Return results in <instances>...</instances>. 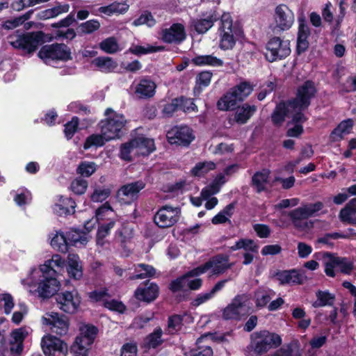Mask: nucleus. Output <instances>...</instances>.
<instances>
[{
  "instance_id": "obj_1",
  "label": "nucleus",
  "mask_w": 356,
  "mask_h": 356,
  "mask_svg": "<svg viewBox=\"0 0 356 356\" xmlns=\"http://www.w3.org/2000/svg\"><path fill=\"white\" fill-rule=\"evenodd\" d=\"M282 342V338L279 334L266 330H260L250 335V343L248 349L253 351L256 355L261 356L272 348H277Z\"/></svg>"
},
{
  "instance_id": "obj_2",
  "label": "nucleus",
  "mask_w": 356,
  "mask_h": 356,
  "mask_svg": "<svg viewBox=\"0 0 356 356\" xmlns=\"http://www.w3.org/2000/svg\"><path fill=\"white\" fill-rule=\"evenodd\" d=\"M127 120L123 115L114 113L102 120L98 126L106 141L122 138L127 134Z\"/></svg>"
},
{
  "instance_id": "obj_3",
  "label": "nucleus",
  "mask_w": 356,
  "mask_h": 356,
  "mask_svg": "<svg viewBox=\"0 0 356 356\" xmlns=\"http://www.w3.org/2000/svg\"><path fill=\"white\" fill-rule=\"evenodd\" d=\"M46 34L42 31H33L18 35L10 40V45L15 49H22L28 54H33L39 46L46 42Z\"/></svg>"
},
{
  "instance_id": "obj_4",
  "label": "nucleus",
  "mask_w": 356,
  "mask_h": 356,
  "mask_svg": "<svg viewBox=\"0 0 356 356\" xmlns=\"http://www.w3.org/2000/svg\"><path fill=\"white\" fill-rule=\"evenodd\" d=\"M316 93L317 89L314 82L312 80L305 81L298 87L295 97L289 99L291 108L307 110Z\"/></svg>"
},
{
  "instance_id": "obj_5",
  "label": "nucleus",
  "mask_w": 356,
  "mask_h": 356,
  "mask_svg": "<svg viewBox=\"0 0 356 356\" xmlns=\"http://www.w3.org/2000/svg\"><path fill=\"white\" fill-rule=\"evenodd\" d=\"M323 259H327V261H324V272L330 277L336 276L335 268H339L340 273L344 275H350L354 269V262L350 261L347 257H338L334 253L325 252L323 254Z\"/></svg>"
},
{
  "instance_id": "obj_6",
  "label": "nucleus",
  "mask_w": 356,
  "mask_h": 356,
  "mask_svg": "<svg viewBox=\"0 0 356 356\" xmlns=\"http://www.w3.org/2000/svg\"><path fill=\"white\" fill-rule=\"evenodd\" d=\"M220 43L219 47L222 50L232 49L236 44L235 35H237L238 28L233 24L231 15L228 13L222 14V23L219 27Z\"/></svg>"
},
{
  "instance_id": "obj_7",
  "label": "nucleus",
  "mask_w": 356,
  "mask_h": 356,
  "mask_svg": "<svg viewBox=\"0 0 356 356\" xmlns=\"http://www.w3.org/2000/svg\"><path fill=\"white\" fill-rule=\"evenodd\" d=\"M265 58L269 63L285 59L291 54L290 44L280 37L274 36L266 44Z\"/></svg>"
},
{
  "instance_id": "obj_8",
  "label": "nucleus",
  "mask_w": 356,
  "mask_h": 356,
  "mask_svg": "<svg viewBox=\"0 0 356 356\" xmlns=\"http://www.w3.org/2000/svg\"><path fill=\"white\" fill-rule=\"evenodd\" d=\"M38 56L46 63L50 60L67 61L72 59L70 49L63 43L44 45L38 51Z\"/></svg>"
},
{
  "instance_id": "obj_9",
  "label": "nucleus",
  "mask_w": 356,
  "mask_h": 356,
  "mask_svg": "<svg viewBox=\"0 0 356 356\" xmlns=\"http://www.w3.org/2000/svg\"><path fill=\"white\" fill-rule=\"evenodd\" d=\"M146 186V183L139 179L122 185L118 190L116 197L121 204L131 205L138 201L140 192Z\"/></svg>"
},
{
  "instance_id": "obj_10",
  "label": "nucleus",
  "mask_w": 356,
  "mask_h": 356,
  "mask_svg": "<svg viewBox=\"0 0 356 356\" xmlns=\"http://www.w3.org/2000/svg\"><path fill=\"white\" fill-rule=\"evenodd\" d=\"M166 138L170 145L188 147L195 140L193 130L187 125L174 126L166 133Z\"/></svg>"
},
{
  "instance_id": "obj_11",
  "label": "nucleus",
  "mask_w": 356,
  "mask_h": 356,
  "mask_svg": "<svg viewBox=\"0 0 356 356\" xmlns=\"http://www.w3.org/2000/svg\"><path fill=\"white\" fill-rule=\"evenodd\" d=\"M55 299L59 309L67 314L75 313L81 302V297L76 289L58 293Z\"/></svg>"
},
{
  "instance_id": "obj_12",
  "label": "nucleus",
  "mask_w": 356,
  "mask_h": 356,
  "mask_svg": "<svg viewBox=\"0 0 356 356\" xmlns=\"http://www.w3.org/2000/svg\"><path fill=\"white\" fill-rule=\"evenodd\" d=\"M219 19L222 23V15L216 8H212L202 13L199 18L193 19L191 26L198 34H204L211 29L215 22Z\"/></svg>"
},
{
  "instance_id": "obj_13",
  "label": "nucleus",
  "mask_w": 356,
  "mask_h": 356,
  "mask_svg": "<svg viewBox=\"0 0 356 356\" xmlns=\"http://www.w3.org/2000/svg\"><path fill=\"white\" fill-rule=\"evenodd\" d=\"M274 19L275 28L279 31H285L289 30L295 20L293 12L286 4H280L275 9Z\"/></svg>"
},
{
  "instance_id": "obj_14",
  "label": "nucleus",
  "mask_w": 356,
  "mask_h": 356,
  "mask_svg": "<svg viewBox=\"0 0 356 356\" xmlns=\"http://www.w3.org/2000/svg\"><path fill=\"white\" fill-rule=\"evenodd\" d=\"M179 219L178 211L170 205L161 207L154 216V223L160 228H168L175 225Z\"/></svg>"
},
{
  "instance_id": "obj_15",
  "label": "nucleus",
  "mask_w": 356,
  "mask_h": 356,
  "mask_svg": "<svg viewBox=\"0 0 356 356\" xmlns=\"http://www.w3.org/2000/svg\"><path fill=\"white\" fill-rule=\"evenodd\" d=\"M159 285L147 280L136 288L134 291V297L140 302L150 303L159 297Z\"/></svg>"
},
{
  "instance_id": "obj_16",
  "label": "nucleus",
  "mask_w": 356,
  "mask_h": 356,
  "mask_svg": "<svg viewBox=\"0 0 356 356\" xmlns=\"http://www.w3.org/2000/svg\"><path fill=\"white\" fill-rule=\"evenodd\" d=\"M243 297L240 295L236 296L232 300L231 303L229 304L222 310V318L225 320H236L239 321L245 315H248L251 308L248 307L247 312L242 314L243 308L245 307V302L242 300Z\"/></svg>"
},
{
  "instance_id": "obj_17",
  "label": "nucleus",
  "mask_w": 356,
  "mask_h": 356,
  "mask_svg": "<svg viewBox=\"0 0 356 356\" xmlns=\"http://www.w3.org/2000/svg\"><path fill=\"white\" fill-rule=\"evenodd\" d=\"M48 316V318H44L43 320L46 325L50 326L51 331L60 337L67 334L70 326L68 317L56 312Z\"/></svg>"
},
{
  "instance_id": "obj_18",
  "label": "nucleus",
  "mask_w": 356,
  "mask_h": 356,
  "mask_svg": "<svg viewBox=\"0 0 356 356\" xmlns=\"http://www.w3.org/2000/svg\"><path fill=\"white\" fill-rule=\"evenodd\" d=\"M41 346L46 356H55V352L56 351L61 353L67 352L66 343L58 337L52 335L43 337L41 341Z\"/></svg>"
},
{
  "instance_id": "obj_19",
  "label": "nucleus",
  "mask_w": 356,
  "mask_h": 356,
  "mask_svg": "<svg viewBox=\"0 0 356 356\" xmlns=\"http://www.w3.org/2000/svg\"><path fill=\"white\" fill-rule=\"evenodd\" d=\"M293 225L300 230L310 229L314 227V222L307 220L310 218L305 207H298L290 211L288 213Z\"/></svg>"
},
{
  "instance_id": "obj_20",
  "label": "nucleus",
  "mask_w": 356,
  "mask_h": 356,
  "mask_svg": "<svg viewBox=\"0 0 356 356\" xmlns=\"http://www.w3.org/2000/svg\"><path fill=\"white\" fill-rule=\"evenodd\" d=\"M186 37L184 26L179 23L172 24L169 29L162 30L161 40L168 44H180Z\"/></svg>"
},
{
  "instance_id": "obj_21",
  "label": "nucleus",
  "mask_w": 356,
  "mask_h": 356,
  "mask_svg": "<svg viewBox=\"0 0 356 356\" xmlns=\"http://www.w3.org/2000/svg\"><path fill=\"white\" fill-rule=\"evenodd\" d=\"M273 277H275L281 285H300L305 281L304 275L297 269L277 270Z\"/></svg>"
},
{
  "instance_id": "obj_22",
  "label": "nucleus",
  "mask_w": 356,
  "mask_h": 356,
  "mask_svg": "<svg viewBox=\"0 0 356 356\" xmlns=\"http://www.w3.org/2000/svg\"><path fill=\"white\" fill-rule=\"evenodd\" d=\"M60 282L56 277H44L40 280L37 291L39 297L47 299L56 295Z\"/></svg>"
},
{
  "instance_id": "obj_23",
  "label": "nucleus",
  "mask_w": 356,
  "mask_h": 356,
  "mask_svg": "<svg viewBox=\"0 0 356 356\" xmlns=\"http://www.w3.org/2000/svg\"><path fill=\"white\" fill-rule=\"evenodd\" d=\"M75 201L64 195L57 196V202L53 205L54 212L59 216H67L74 214L76 208Z\"/></svg>"
},
{
  "instance_id": "obj_24",
  "label": "nucleus",
  "mask_w": 356,
  "mask_h": 356,
  "mask_svg": "<svg viewBox=\"0 0 356 356\" xmlns=\"http://www.w3.org/2000/svg\"><path fill=\"white\" fill-rule=\"evenodd\" d=\"M99 333L97 326L90 323H82L79 327V335L75 338L77 343L92 346Z\"/></svg>"
},
{
  "instance_id": "obj_25",
  "label": "nucleus",
  "mask_w": 356,
  "mask_h": 356,
  "mask_svg": "<svg viewBox=\"0 0 356 356\" xmlns=\"http://www.w3.org/2000/svg\"><path fill=\"white\" fill-rule=\"evenodd\" d=\"M257 110L255 105H250L244 103L236 106L234 114V120L240 125L246 124L248 120L254 115Z\"/></svg>"
},
{
  "instance_id": "obj_26",
  "label": "nucleus",
  "mask_w": 356,
  "mask_h": 356,
  "mask_svg": "<svg viewBox=\"0 0 356 356\" xmlns=\"http://www.w3.org/2000/svg\"><path fill=\"white\" fill-rule=\"evenodd\" d=\"M291 106L289 99L277 103L271 113L270 120L274 126L280 127L284 122L289 113Z\"/></svg>"
},
{
  "instance_id": "obj_27",
  "label": "nucleus",
  "mask_w": 356,
  "mask_h": 356,
  "mask_svg": "<svg viewBox=\"0 0 356 356\" xmlns=\"http://www.w3.org/2000/svg\"><path fill=\"white\" fill-rule=\"evenodd\" d=\"M356 197L351 199L339 213V218L343 223L356 226Z\"/></svg>"
},
{
  "instance_id": "obj_28",
  "label": "nucleus",
  "mask_w": 356,
  "mask_h": 356,
  "mask_svg": "<svg viewBox=\"0 0 356 356\" xmlns=\"http://www.w3.org/2000/svg\"><path fill=\"white\" fill-rule=\"evenodd\" d=\"M238 102H240L238 100L236 95L230 88L218 100L216 106L220 111H233L236 108Z\"/></svg>"
},
{
  "instance_id": "obj_29",
  "label": "nucleus",
  "mask_w": 356,
  "mask_h": 356,
  "mask_svg": "<svg viewBox=\"0 0 356 356\" xmlns=\"http://www.w3.org/2000/svg\"><path fill=\"white\" fill-rule=\"evenodd\" d=\"M187 281L188 280L184 275H182L172 280L168 285V289L172 293H176L179 291L184 292L183 294H179L176 296V300L178 302H181L188 299V291L187 290L184 289L185 286H186Z\"/></svg>"
},
{
  "instance_id": "obj_30",
  "label": "nucleus",
  "mask_w": 356,
  "mask_h": 356,
  "mask_svg": "<svg viewBox=\"0 0 356 356\" xmlns=\"http://www.w3.org/2000/svg\"><path fill=\"white\" fill-rule=\"evenodd\" d=\"M66 269L70 279L80 280L83 277V267L78 255L73 254L68 258Z\"/></svg>"
},
{
  "instance_id": "obj_31",
  "label": "nucleus",
  "mask_w": 356,
  "mask_h": 356,
  "mask_svg": "<svg viewBox=\"0 0 356 356\" xmlns=\"http://www.w3.org/2000/svg\"><path fill=\"white\" fill-rule=\"evenodd\" d=\"M227 282V280H222L218 282L211 289L210 291L207 293H199L195 298H194L191 305L193 307H197L201 305L202 304L206 302L207 301L211 299L214 295L222 290L225 286V283Z\"/></svg>"
},
{
  "instance_id": "obj_32",
  "label": "nucleus",
  "mask_w": 356,
  "mask_h": 356,
  "mask_svg": "<svg viewBox=\"0 0 356 356\" xmlns=\"http://www.w3.org/2000/svg\"><path fill=\"white\" fill-rule=\"evenodd\" d=\"M156 85L149 79H142L136 87L135 92L140 98H149L154 96Z\"/></svg>"
},
{
  "instance_id": "obj_33",
  "label": "nucleus",
  "mask_w": 356,
  "mask_h": 356,
  "mask_svg": "<svg viewBox=\"0 0 356 356\" xmlns=\"http://www.w3.org/2000/svg\"><path fill=\"white\" fill-rule=\"evenodd\" d=\"M270 170L263 169L261 171H257L252 177L251 185L255 188L257 193H261L266 190V184L268 183Z\"/></svg>"
},
{
  "instance_id": "obj_34",
  "label": "nucleus",
  "mask_w": 356,
  "mask_h": 356,
  "mask_svg": "<svg viewBox=\"0 0 356 356\" xmlns=\"http://www.w3.org/2000/svg\"><path fill=\"white\" fill-rule=\"evenodd\" d=\"M191 62L195 66L222 67L224 65L223 60L213 54L196 56L191 59Z\"/></svg>"
},
{
  "instance_id": "obj_35",
  "label": "nucleus",
  "mask_w": 356,
  "mask_h": 356,
  "mask_svg": "<svg viewBox=\"0 0 356 356\" xmlns=\"http://www.w3.org/2000/svg\"><path fill=\"white\" fill-rule=\"evenodd\" d=\"M228 261L229 257L222 254H217L209 260L212 264L213 273L216 275L222 274L230 268Z\"/></svg>"
},
{
  "instance_id": "obj_36",
  "label": "nucleus",
  "mask_w": 356,
  "mask_h": 356,
  "mask_svg": "<svg viewBox=\"0 0 356 356\" xmlns=\"http://www.w3.org/2000/svg\"><path fill=\"white\" fill-rule=\"evenodd\" d=\"M136 149L142 156H148L155 150L154 140L145 137L135 138Z\"/></svg>"
},
{
  "instance_id": "obj_37",
  "label": "nucleus",
  "mask_w": 356,
  "mask_h": 356,
  "mask_svg": "<svg viewBox=\"0 0 356 356\" xmlns=\"http://www.w3.org/2000/svg\"><path fill=\"white\" fill-rule=\"evenodd\" d=\"M238 100L243 102L253 91L254 85L249 81H242L231 88Z\"/></svg>"
},
{
  "instance_id": "obj_38",
  "label": "nucleus",
  "mask_w": 356,
  "mask_h": 356,
  "mask_svg": "<svg viewBox=\"0 0 356 356\" xmlns=\"http://www.w3.org/2000/svg\"><path fill=\"white\" fill-rule=\"evenodd\" d=\"M92 64L104 73L111 72L118 67L117 63L108 56L97 57L92 60Z\"/></svg>"
},
{
  "instance_id": "obj_39",
  "label": "nucleus",
  "mask_w": 356,
  "mask_h": 356,
  "mask_svg": "<svg viewBox=\"0 0 356 356\" xmlns=\"http://www.w3.org/2000/svg\"><path fill=\"white\" fill-rule=\"evenodd\" d=\"M64 235L67 241V249L71 245L76 246L78 243H80V245L82 246L86 245L88 242L86 233L83 232L71 229L64 233Z\"/></svg>"
},
{
  "instance_id": "obj_40",
  "label": "nucleus",
  "mask_w": 356,
  "mask_h": 356,
  "mask_svg": "<svg viewBox=\"0 0 356 356\" xmlns=\"http://www.w3.org/2000/svg\"><path fill=\"white\" fill-rule=\"evenodd\" d=\"M115 223L116 221L113 219L106 223L99 222L96 234V242L98 245H103L104 244L105 238L110 234L111 230L114 227Z\"/></svg>"
},
{
  "instance_id": "obj_41",
  "label": "nucleus",
  "mask_w": 356,
  "mask_h": 356,
  "mask_svg": "<svg viewBox=\"0 0 356 356\" xmlns=\"http://www.w3.org/2000/svg\"><path fill=\"white\" fill-rule=\"evenodd\" d=\"M100 27V22L97 19H90L85 22L79 24L76 27V32L79 35L92 34L98 31Z\"/></svg>"
},
{
  "instance_id": "obj_42",
  "label": "nucleus",
  "mask_w": 356,
  "mask_h": 356,
  "mask_svg": "<svg viewBox=\"0 0 356 356\" xmlns=\"http://www.w3.org/2000/svg\"><path fill=\"white\" fill-rule=\"evenodd\" d=\"M240 249H243L245 251L252 252H257L259 246L252 239L241 238L238 240L234 245L230 247L232 251H236Z\"/></svg>"
},
{
  "instance_id": "obj_43",
  "label": "nucleus",
  "mask_w": 356,
  "mask_h": 356,
  "mask_svg": "<svg viewBox=\"0 0 356 356\" xmlns=\"http://www.w3.org/2000/svg\"><path fill=\"white\" fill-rule=\"evenodd\" d=\"M317 300L314 302V307L325 306H332L335 300V296L328 291H318L316 293Z\"/></svg>"
},
{
  "instance_id": "obj_44",
  "label": "nucleus",
  "mask_w": 356,
  "mask_h": 356,
  "mask_svg": "<svg viewBox=\"0 0 356 356\" xmlns=\"http://www.w3.org/2000/svg\"><path fill=\"white\" fill-rule=\"evenodd\" d=\"M136 268H140V270H143L144 273H137L129 277L131 280H142L147 277H153L156 274V269L151 265L146 264H138ZM137 271V268H136Z\"/></svg>"
},
{
  "instance_id": "obj_45",
  "label": "nucleus",
  "mask_w": 356,
  "mask_h": 356,
  "mask_svg": "<svg viewBox=\"0 0 356 356\" xmlns=\"http://www.w3.org/2000/svg\"><path fill=\"white\" fill-rule=\"evenodd\" d=\"M106 137L101 134H93L88 136L83 143L84 149H88L92 147H100L105 145Z\"/></svg>"
},
{
  "instance_id": "obj_46",
  "label": "nucleus",
  "mask_w": 356,
  "mask_h": 356,
  "mask_svg": "<svg viewBox=\"0 0 356 356\" xmlns=\"http://www.w3.org/2000/svg\"><path fill=\"white\" fill-rule=\"evenodd\" d=\"M163 334L162 329L160 327H156L153 332L150 333L146 337V343L149 347L156 348L163 343L161 339Z\"/></svg>"
},
{
  "instance_id": "obj_47",
  "label": "nucleus",
  "mask_w": 356,
  "mask_h": 356,
  "mask_svg": "<svg viewBox=\"0 0 356 356\" xmlns=\"http://www.w3.org/2000/svg\"><path fill=\"white\" fill-rule=\"evenodd\" d=\"M99 46L103 51L107 54H112L119 51V44L114 37H109L103 40Z\"/></svg>"
},
{
  "instance_id": "obj_48",
  "label": "nucleus",
  "mask_w": 356,
  "mask_h": 356,
  "mask_svg": "<svg viewBox=\"0 0 356 356\" xmlns=\"http://www.w3.org/2000/svg\"><path fill=\"white\" fill-rule=\"evenodd\" d=\"M178 100L179 110L184 113L197 112V106L191 98H188L184 96L176 97Z\"/></svg>"
},
{
  "instance_id": "obj_49",
  "label": "nucleus",
  "mask_w": 356,
  "mask_h": 356,
  "mask_svg": "<svg viewBox=\"0 0 356 356\" xmlns=\"http://www.w3.org/2000/svg\"><path fill=\"white\" fill-rule=\"evenodd\" d=\"M51 245L58 251L65 252L67 250V241L64 232H56V234L51 240Z\"/></svg>"
},
{
  "instance_id": "obj_50",
  "label": "nucleus",
  "mask_w": 356,
  "mask_h": 356,
  "mask_svg": "<svg viewBox=\"0 0 356 356\" xmlns=\"http://www.w3.org/2000/svg\"><path fill=\"white\" fill-rule=\"evenodd\" d=\"M136 141L135 140V138H134L121 145L120 149V156L122 160L131 161L132 159L131 156V152L136 149Z\"/></svg>"
},
{
  "instance_id": "obj_51",
  "label": "nucleus",
  "mask_w": 356,
  "mask_h": 356,
  "mask_svg": "<svg viewBox=\"0 0 356 356\" xmlns=\"http://www.w3.org/2000/svg\"><path fill=\"white\" fill-rule=\"evenodd\" d=\"M216 164L212 162H199L191 170V174L195 177H200L208 171L214 170Z\"/></svg>"
},
{
  "instance_id": "obj_52",
  "label": "nucleus",
  "mask_w": 356,
  "mask_h": 356,
  "mask_svg": "<svg viewBox=\"0 0 356 356\" xmlns=\"http://www.w3.org/2000/svg\"><path fill=\"white\" fill-rule=\"evenodd\" d=\"M97 170L95 162L81 161L77 168V173L83 177H89Z\"/></svg>"
},
{
  "instance_id": "obj_53",
  "label": "nucleus",
  "mask_w": 356,
  "mask_h": 356,
  "mask_svg": "<svg viewBox=\"0 0 356 356\" xmlns=\"http://www.w3.org/2000/svg\"><path fill=\"white\" fill-rule=\"evenodd\" d=\"M133 24L136 26L146 24L149 27H152L156 24V20L151 12L145 10L134 21Z\"/></svg>"
},
{
  "instance_id": "obj_54",
  "label": "nucleus",
  "mask_w": 356,
  "mask_h": 356,
  "mask_svg": "<svg viewBox=\"0 0 356 356\" xmlns=\"http://www.w3.org/2000/svg\"><path fill=\"white\" fill-rule=\"evenodd\" d=\"M183 325V317L179 314H173L168 318V328L170 333L179 331Z\"/></svg>"
},
{
  "instance_id": "obj_55",
  "label": "nucleus",
  "mask_w": 356,
  "mask_h": 356,
  "mask_svg": "<svg viewBox=\"0 0 356 356\" xmlns=\"http://www.w3.org/2000/svg\"><path fill=\"white\" fill-rule=\"evenodd\" d=\"M103 306L112 312H116L120 314H124L127 307L122 301L115 299L104 300Z\"/></svg>"
},
{
  "instance_id": "obj_56",
  "label": "nucleus",
  "mask_w": 356,
  "mask_h": 356,
  "mask_svg": "<svg viewBox=\"0 0 356 356\" xmlns=\"http://www.w3.org/2000/svg\"><path fill=\"white\" fill-rule=\"evenodd\" d=\"M79 123V118L74 116L70 121L65 124L64 134L67 140L72 138L78 129Z\"/></svg>"
},
{
  "instance_id": "obj_57",
  "label": "nucleus",
  "mask_w": 356,
  "mask_h": 356,
  "mask_svg": "<svg viewBox=\"0 0 356 356\" xmlns=\"http://www.w3.org/2000/svg\"><path fill=\"white\" fill-rule=\"evenodd\" d=\"M111 195V189L108 188H95L90 195V199L95 202H102L106 200Z\"/></svg>"
},
{
  "instance_id": "obj_58",
  "label": "nucleus",
  "mask_w": 356,
  "mask_h": 356,
  "mask_svg": "<svg viewBox=\"0 0 356 356\" xmlns=\"http://www.w3.org/2000/svg\"><path fill=\"white\" fill-rule=\"evenodd\" d=\"M88 181L83 178H76L71 183V190L76 195L85 193L88 188Z\"/></svg>"
},
{
  "instance_id": "obj_59",
  "label": "nucleus",
  "mask_w": 356,
  "mask_h": 356,
  "mask_svg": "<svg viewBox=\"0 0 356 356\" xmlns=\"http://www.w3.org/2000/svg\"><path fill=\"white\" fill-rule=\"evenodd\" d=\"M76 22L74 17V13L71 12L67 17L60 19L58 22L52 23L51 27L53 29H60L61 28H69L74 23Z\"/></svg>"
},
{
  "instance_id": "obj_60",
  "label": "nucleus",
  "mask_w": 356,
  "mask_h": 356,
  "mask_svg": "<svg viewBox=\"0 0 356 356\" xmlns=\"http://www.w3.org/2000/svg\"><path fill=\"white\" fill-rule=\"evenodd\" d=\"M110 296H111L106 288H104L102 290H94L88 293V298L93 302H99L102 301L104 302V300H106L104 298Z\"/></svg>"
},
{
  "instance_id": "obj_61",
  "label": "nucleus",
  "mask_w": 356,
  "mask_h": 356,
  "mask_svg": "<svg viewBox=\"0 0 356 356\" xmlns=\"http://www.w3.org/2000/svg\"><path fill=\"white\" fill-rule=\"evenodd\" d=\"M309 36L297 35L296 52L298 55L305 53L309 47Z\"/></svg>"
},
{
  "instance_id": "obj_62",
  "label": "nucleus",
  "mask_w": 356,
  "mask_h": 356,
  "mask_svg": "<svg viewBox=\"0 0 356 356\" xmlns=\"http://www.w3.org/2000/svg\"><path fill=\"white\" fill-rule=\"evenodd\" d=\"M213 74L210 71H202L196 77V83L200 87L206 88L209 86Z\"/></svg>"
},
{
  "instance_id": "obj_63",
  "label": "nucleus",
  "mask_w": 356,
  "mask_h": 356,
  "mask_svg": "<svg viewBox=\"0 0 356 356\" xmlns=\"http://www.w3.org/2000/svg\"><path fill=\"white\" fill-rule=\"evenodd\" d=\"M90 346L82 343H77L74 341L71 346V351L74 353V356H88V350Z\"/></svg>"
},
{
  "instance_id": "obj_64",
  "label": "nucleus",
  "mask_w": 356,
  "mask_h": 356,
  "mask_svg": "<svg viewBox=\"0 0 356 356\" xmlns=\"http://www.w3.org/2000/svg\"><path fill=\"white\" fill-rule=\"evenodd\" d=\"M120 356H137L138 347L135 343H126L121 348Z\"/></svg>"
}]
</instances>
